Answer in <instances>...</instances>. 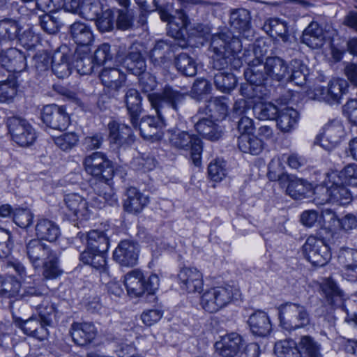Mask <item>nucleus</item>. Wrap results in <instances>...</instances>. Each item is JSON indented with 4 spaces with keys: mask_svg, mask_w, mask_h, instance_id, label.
I'll use <instances>...</instances> for the list:
<instances>
[{
    "mask_svg": "<svg viewBox=\"0 0 357 357\" xmlns=\"http://www.w3.org/2000/svg\"><path fill=\"white\" fill-rule=\"evenodd\" d=\"M149 100L158 116L143 117L139 126L142 136L144 139L152 138L165 125L164 115L180 116L183 111L186 96L170 87H165L160 93L148 95Z\"/></svg>",
    "mask_w": 357,
    "mask_h": 357,
    "instance_id": "1",
    "label": "nucleus"
},
{
    "mask_svg": "<svg viewBox=\"0 0 357 357\" xmlns=\"http://www.w3.org/2000/svg\"><path fill=\"white\" fill-rule=\"evenodd\" d=\"M211 64L213 68L221 70L225 68L230 56L239 57L242 44L239 38L234 37L230 32H221L211 37Z\"/></svg>",
    "mask_w": 357,
    "mask_h": 357,
    "instance_id": "2",
    "label": "nucleus"
},
{
    "mask_svg": "<svg viewBox=\"0 0 357 357\" xmlns=\"http://www.w3.org/2000/svg\"><path fill=\"white\" fill-rule=\"evenodd\" d=\"M239 296V289L234 286H217L204 291L200 298V305L205 311L214 313Z\"/></svg>",
    "mask_w": 357,
    "mask_h": 357,
    "instance_id": "3",
    "label": "nucleus"
},
{
    "mask_svg": "<svg viewBox=\"0 0 357 357\" xmlns=\"http://www.w3.org/2000/svg\"><path fill=\"white\" fill-rule=\"evenodd\" d=\"M280 326L289 332L310 325V316L306 307L296 303L287 302L278 307Z\"/></svg>",
    "mask_w": 357,
    "mask_h": 357,
    "instance_id": "4",
    "label": "nucleus"
},
{
    "mask_svg": "<svg viewBox=\"0 0 357 357\" xmlns=\"http://www.w3.org/2000/svg\"><path fill=\"white\" fill-rule=\"evenodd\" d=\"M169 145L177 150L191 151V158L195 166L201 165L202 146L201 139L195 135L178 128L168 130Z\"/></svg>",
    "mask_w": 357,
    "mask_h": 357,
    "instance_id": "5",
    "label": "nucleus"
},
{
    "mask_svg": "<svg viewBox=\"0 0 357 357\" xmlns=\"http://www.w3.org/2000/svg\"><path fill=\"white\" fill-rule=\"evenodd\" d=\"M6 124L12 139L20 146H29L35 142L36 132L26 119L11 116L8 118Z\"/></svg>",
    "mask_w": 357,
    "mask_h": 357,
    "instance_id": "6",
    "label": "nucleus"
},
{
    "mask_svg": "<svg viewBox=\"0 0 357 357\" xmlns=\"http://www.w3.org/2000/svg\"><path fill=\"white\" fill-rule=\"evenodd\" d=\"M84 169L89 174L108 180L113 176H117L118 170H113L112 162L102 152H93L86 155L83 161Z\"/></svg>",
    "mask_w": 357,
    "mask_h": 357,
    "instance_id": "7",
    "label": "nucleus"
},
{
    "mask_svg": "<svg viewBox=\"0 0 357 357\" xmlns=\"http://www.w3.org/2000/svg\"><path fill=\"white\" fill-rule=\"evenodd\" d=\"M307 260L314 266H323L330 260L331 255L324 241L309 236L303 246Z\"/></svg>",
    "mask_w": 357,
    "mask_h": 357,
    "instance_id": "8",
    "label": "nucleus"
},
{
    "mask_svg": "<svg viewBox=\"0 0 357 357\" xmlns=\"http://www.w3.org/2000/svg\"><path fill=\"white\" fill-rule=\"evenodd\" d=\"M26 294L29 296V302L37 310L41 321L47 326L52 324V315L55 312L56 307L51 302L50 298L38 292L35 288L29 287Z\"/></svg>",
    "mask_w": 357,
    "mask_h": 357,
    "instance_id": "9",
    "label": "nucleus"
},
{
    "mask_svg": "<svg viewBox=\"0 0 357 357\" xmlns=\"http://www.w3.org/2000/svg\"><path fill=\"white\" fill-rule=\"evenodd\" d=\"M348 83L345 79L335 78L328 82L326 88H316L314 95L317 99L333 105L340 102L342 96L346 93Z\"/></svg>",
    "mask_w": 357,
    "mask_h": 357,
    "instance_id": "10",
    "label": "nucleus"
},
{
    "mask_svg": "<svg viewBox=\"0 0 357 357\" xmlns=\"http://www.w3.org/2000/svg\"><path fill=\"white\" fill-rule=\"evenodd\" d=\"M42 120L47 126L56 130H64L70 123L65 108L54 104L43 107Z\"/></svg>",
    "mask_w": 357,
    "mask_h": 357,
    "instance_id": "11",
    "label": "nucleus"
},
{
    "mask_svg": "<svg viewBox=\"0 0 357 357\" xmlns=\"http://www.w3.org/2000/svg\"><path fill=\"white\" fill-rule=\"evenodd\" d=\"M139 247L131 241H121L114 251L113 258L122 266L132 267L137 264Z\"/></svg>",
    "mask_w": 357,
    "mask_h": 357,
    "instance_id": "12",
    "label": "nucleus"
},
{
    "mask_svg": "<svg viewBox=\"0 0 357 357\" xmlns=\"http://www.w3.org/2000/svg\"><path fill=\"white\" fill-rule=\"evenodd\" d=\"M326 183L331 187V202L344 205L351 200V192L344 185L339 174L331 172L326 174Z\"/></svg>",
    "mask_w": 357,
    "mask_h": 357,
    "instance_id": "13",
    "label": "nucleus"
},
{
    "mask_svg": "<svg viewBox=\"0 0 357 357\" xmlns=\"http://www.w3.org/2000/svg\"><path fill=\"white\" fill-rule=\"evenodd\" d=\"M0 61L9 72L20 73L26 67L25 55L16 48L0 46Z\"/></svg>",
    "mask_w": 357,
    "mask_h": 357,
    "instance_id": "14",
    "label": "nucleus"
},
{
    "mask_svg": "<svg viewBox=\"0 0 357 357\" xmlns=\"http://www.w3.org/2000/svg\"><path fill=\"white\" fill-rule=\"evenodd\" d=\"M178 278L181 288L188 293L200 292L203 289V275L196 268H182L178 274Z\"/></svg>",
    "mask_w": 357,
    "mask_h": 357,
    "instance_id": "15",
    "label": "nucleus"
},
{
    "mask_svg": "<svg viewBox=\"0 0 357 357\" xmlns=\"http://www.w3.org/2000/svg\"><path fill=\"white\" fill-rule=\"evenodd\" d=\"M108 129L110 143L116 147L131 145L135 140L132 128L126 124L111 121Z\"/></svg>",
    "mask_w": 357,
    "mask_h": 357,
    "instance_id": "16",
    "label": "nucleus"
},
{
    "mask_svg": "<svg viewBox=\"0 0 357 357\" xmlns=\"http://www.w3.org/2000/svg\"><path fill=\"white\" fill-rule=\"evenodd\" d=\"M243 346L242 337L236 333L222 337L215 344L216 352L222 357H237Z\"/></svg>",
    "mask_w": 357,
    "mask_h": 357,
    "instance_id": "17",
    "label": "nucleus"
},
{
    "mask_svg": "<svg viewBox=\"0 0 357 357\" xmlns=\"http://www.w3.org/2000/svg\"><path fill=\"white\" fill-rule=\"evenodd\" d=\"M142 46L139 43H133L129 48L127 54L122 59L123 66L131 73L139 75L146 70V62L142 55Z\"/></svg>",
    "mask_w": 357,
    "mask_h": 357,
    "instance_id": "18",
    "label": "nucleus"
},
{
    "mask_svg": "<svg viewBox=\"0 0 357 357\" xmlns=\"http://www.w3.org/2000/svg\"><path fill=\"white\" fill-rule=\"evenodd\" d=\"M251 14L243 8L231 9L229 13V25L231 29L244 38H248L251 32Z\"/></svg>",
    "mask_w": 357,
    "mask_h": 357,
    "instance_id": "19",
    "label": "nucleus"
},
{
    "mask_svg": "<svg viewBox=\"0 0 357 357\" xmlns=\"http://www.w3.org/2000/svg\"><path fill=\"white\" fill-rule=\"evenodd\" d=\"M342 133V124L337 121H332L325 126L323 133L317 138V141L324 149L330 151L340 143Z\"/></svg>",
    "mask_w": 357,
    "mask_h": 357,
    "instance_id": "20",
    "label": "nucleus"
},
{
    "mask_svg": "<svg viewBox=\"0 0 357 357\" xmlns=\"http://www.w3.org/2000/svg\"><path fill=\"white\" fill-rule=\"evenodd\" d=\"M64 202L69 215H73L77 219H86L91 213L90 207L91 206L83 197L77 193L66 195Z\"/></svg>",
    "mask_w": 357,
    "mask_h": 357,
    "instance_id": "21",
    "label": "nucleus"
},
{
    "mask_svg": "<svg viewBox=\"0 0 357 357\" xmlns=\"http://www.w3.org/2000/svg\"><path fill=\"white\" fill-rule=\"evenodd\" d=\"M74 342L78 345H86L91 342L96 335V328L90 322H74L70 331Z\"/></svg>",
    "mask_w": 357,
    "mask_h": 357,
    "instance_id": "22",
    "label": "nucleus"
},
{
    "mask_svg": "<svg viewBox=\"0 0 357 357\" xmlns=\"http://www.w3.org/2000/svg\"><path fill=\"white\" fill-rule=\"evenodd\" d=\"M21 24L12 19H4L0 20V46L8 47L13 45L22 32Z\"/></svg>",
    "mask_w": 357,
    "mask_h": 357,
    "instance_id": "23",
    "label": "nucleus"
},
{
    "mask_svg": "<svg viewBox=\"0 0 357 357\" xmlns=\"http://www.w3.org/2000/svg\"><path fill=\"white\" fill-rule=\"evenodd\" d=\"M268 78L277 82L285 81L289 75V66L282 59L268 57L263 67Z\"/></svg>",
    "mask_w": 357,
    "mask_h": 357,
    "instance_id": "24",
    "label": "nucleus"
},
{
    "mask_svg": "<svg viewBox=\"0 0 357 357\" xmlns=\"http://www.w3.org/2000/svg\"><path fill=\"white\" fill-rule=\"evenodd\" d=\"M53 251L39 239H31L26 245V253L31 263L34 266H39Z\"/></svg>",
    "mask_w": 357,
    "mask_h": 357,
    "instance_id": "25",
    "label": "nucleus"
},
{
    "mask_svg": "<svg viewBox=\"0 0 357 357\" xmlns=\"http://www.w3.org/2000/svg\"><path fill=\"white\" fill-rule=\"evenodd\" d=\"M228 104L225 97L211 98L204 107L199 109V113H204L216 121L223 120L228 114Z\"/></svg>",
    "mask_w": 357,
    "mask_h": 357,
    "instance_id": "26",
    "label": "nucleus"
},
{
    "mask_svg": "<svg viewBox=\"0 0 357 357\" xmlns=\"http://www.w3.org/2000/svg\"><path fill=\"white\" fill-rule=\"evenodd\" d=\"M126 197L123 206L124 210L130 213H139L149 203L148 197L133 187L127 190Z\"/></svg>",
    "mask_w": 357,
    "mask_h": 357,
    "instance_id": "27",
    "label": "nucleus"
},
{
    "mask_svg": "<svg viewBox=\"0 0 357 357\" xmlns=\"http://www.w3.org/2000/svg\"><path fill=\"white\" fill-rule=\"evenodd\" d=\"M124 101L130 116V122L135 128H137L139 116L142 113V98L137 90L128 89L125 94Z\"/></svg>",
    "mask_w": 357,
    "mask_h": 357,
    "instance_id": "28",
    "label": "nucleus"
},
{
    "mask_svg": "<svg viewBox=\"0 0 357 357\" xmlns=\"http://www.w3.org/2000/svg\"><path fill=\"white\" fill-rule=\"evenodd\" d=\"M252 333L259 337L268 335L272 331V325L268 314L263 311L252 313L248 321Z\"/></svg>",
    "mask_w": 357,
    "mask_h": 357,
    "instance_id": "29",
    "label": "nucleus"
},
{
    "mask_svg": "<svg viewBox=\"0 0 357 357\" xmlns=\"http://www.w3.org/2000/svg\"><path fill=\"white\" fill-rule=\"evenodd\" d=\"M35 232L38 239L50 242L55 241L61 234L59 225L47 218H41L37 221Z\"/></svg>",
    "mask_w": 357,
    "mask_h": 357,
    "instance_id": "30",
    "label": "nucleus"
},
{
    "mask_svg": "<svg viewBox=\"0 0 357 357\" xmlns=\"http://www.w3.org/2000/svg\"><path fill=\"white\" fill-rule=\"evenodd\" d=\"M124 285L129 296H141L145 292V279L142 272L135 269L125 275Z\"/></svg>",
    "mask_w": 357,
    "mask_h": 357,
    "instance_id": "31",
    "label": "nucleus"
},
{
    "mask_svg": "<svg viewBox=\"0 0 357 357\" xmlns=\"http://www.w3.org/2000/svg\"><path fill=\"white\" fill-rule=\"evenodd\" d=\"M94 190L98 197L92 198L91 207L102 208L103 206L104 202L100 198L104 199L105 202H107L111 206L117 203V196L112 187L107 183L100 181L96 185Z\"/></svg>",
    "mask_w": 357,
    "mask_h": 357,
    "instance_id": "32",
    "label": "nucleus"
},
{
    "mask_svg": "<svg viewBox=\"0 0 357 357\" xmlns=\"http://www.w3.org/2000/svg\"><path fill=\"white\" fill-rule=\"evenodd\" d=\"M70 33L73 41L80 46H88L93 40L91 26L84 22H74L70 27Z\"/></svg>",
    "mask_w": 357,
    "mask_h": 357,
    "instance_id": "33",
    "label": "nucleus"
},
{
    "mask_svg": "<svg viewBox=\"0 0 357 357\" xmlns=\"http://www.w3.org/2000/svg\"><path fill=\"white\" fill-rule=\"evenodd\" d=\"M302 42L312 49L321 47L324 43L323 29L317 23H310L303 33Z\"/></svg>",
    "mask_w": 357,
    "mask_h": 357,
    "instance_id": "34",
    "label": "nucleus"
},
{
    "mask_svg": "<svg viewBox=\"0 0 357 357\" xmlns=\"http://www.w3.org/2000/svg\"><path fill=\"white\" fill-rule=\"evenodd\" d=\"M20 327L25 334L41 340L45 339L47 336V326L40 319H38L32 317L26 320H22L20 323Z\"/></svg>",
    "mask_w": 357,
    "mask_h": 357,
    "instance_id": "35",
    "label": "nucleus"
},
{
    "mask_svg": "<svg viewBox=\"0 0 357 357\" xmlns=\"http://www.w3.org/2000/svg\"><path fill=\"white\" fill-rule=\"evenodd\" d=\"M248 63L249 68H248L244 72L246 80L248 82L255 84L256 86H259L260 89H262L261 85L264 84L268 77L263 68L264 66L260 65L261 60L259 58H256V59L248 61Z\"/></svg>",
    "mask_w": 357,
    "mask_h": 357,
    "instance_id": "36",
    "label": "nucleus"
},
{
    "mask_svg": "<svg viewBox=\"0 0 357 357\" xmlns=\"http://www.w3.org/2000/svg\"><path fill=\"white\" fill-rule=\"evenodd\" d=\"M299 119L298 112L292 107H285L279 111L277 126L283 132H289L296 127Z\"/></svg>",
    "mask_w": 357,
    "mask_h": 357,
    "instance_id": "37",
    "label": "nucleus"
},
{
    "mask_svg": "<svg viewBox=\"0 0 357 357\" xmlns=\"http://www.w3.org/2000/svg\"><path fill=\"white\" fill-rule=\"evenodd\" d=\"M86 250L106 252L109 248V239L103 231L91 230L86 236Z\"/></svg>",
    "mask_w": 357,
    "mask_h": 357,
    "instance_id": "38",
    "label": "nucleus"
},
{
    "mask_svg": "<svg viewBox=\"0 0 357 357\" xmlns=\"http://www.w3.org/2000/svg\"><path fill=\"white\" fill-rule=\"evenodd\" d=\"M298 347L302 357H323L321 344L310 335L301 336Z\"/></svg>",
    "mask_w": 357,
    "mask_h": 357,
    "instance_id": "39",
    "label": "nucleus"
},
{
    "mask_svg": "<svg viewBox=\"0 0 357 357\" xmlns=\"http://www.w3.org/2000/svg\"><path fill=\"white\" fill-rule=\"evenodd\" d=\"M287 194L294 199H302L309 196L312 192V185L306 181L296 178L292 179L287 185Z\"/></svg>",
    "mask_w": 357,
    "mask_h": 357,
    "instance_id": "40",
    "label": "nucleus"
},
{
    "mask_svg": "<svg viewBox=\"0 0 357 357\" xmlns=\"http://www.w3.org/2000/svg\"><path fill=\"white\" fill-rule=\"evenodd\" d=\"M238 146L241 151L252 155L259 154L264 147L262 141L250 135H241L238 139Z\"/></svg>",
    "mask_w": 357,
    "mask_h": 357,
    "instance_id": "41",
    "label": "nucleus"
},
{
    "mask_svg": "<svg viewBox=\"0 0 357 357\" xmlns=\"http://www.w3.org/2000/svg\"><path fill=\"white\" fill-rule=\"evenodd\" d=\"M268 177L271 181H278L280 185H285L296 179L293 175H289L283 172V167L280 159H273L268 164Z\"/></svg>",
    "mask_w": 357,
    "mask_h": 357,
    "instance_id": "42",
    "label": "nucleus"
},
{
    "mask_svg": "<svg viewBox=\"0 0 357 357\" xmlns=\"http://www.w3.org/2000/svg\"><path fill=\"white\" fill-rule=\"evenodd\" d=\"M100 78L105 86L114 90H118L125 82V75L114 68L103 69Z\"/></svg>",
    "mask_w": 357,
    "mask_h": 357,
    "instance_id": "43",
    "label": "nucleus"
},
{
    "mask_svg": "<svg viewBox=\"0 0 357 357\" xmlns=\"http://www.w3.org/2000/svg\"><path fill=\"white\" fill-rule=\"evenodd\" d=\"M264 30L273 38H280L282 42L289 41L287 24L277 19H270L265 22L263 26Z\"/></svg>",
    "mask_w": 357,
    "mask_h": 357,
    "instance_id": "44",
    "label": "nucleus"
},
{
    "mask_svg": "<svg viewBox=\"0 0 357 357\" xmlns=\"http://www.w3.org/2000/svg\"><path fill=\"white\" fill-rule=\"evenodd\" d=\"M21 287L20 282L14 277L9 276L5 278L2 288L0 291V297L7 298H15L16 300L29 296L25 291L24 294H20Z\"/></svg>",
    "mask_w": 357,
    "mask_h": 357,
    "instance_id": "45",
    "label": "nucleus"
},
{
    "mask_svg": "<svg viewBox=\"0 0 357 357\" xmlns=\"http://www.w3.org/2000/svg\"><path fill=\"white\" fill-rule=\"evenodd\" d=\"M290 66L291 75L289 73L285 81L294 82L296 85L301 86L305 85L308 75V68L307 66L297 59L292 60Z\"/></svg>",
    "mask_w": 357,
    "mask_h": 357,
    "instance_id": "46",
    "label": "nucleus"
},
{
    "mask_svg": "<svg viewBox=\"0 0 357 357\" xmlns=\"http://www.w3.org/2000/svg\"><path fill=\"white\" fill-rule=\"evenodd\" d=\"M71 65L81 75H90L95 67L93 59L87 52L81 53L76 50Z\"/></svg>",
    "mask_w": 357,
    "mask_h": 357,
    "instance_id": "47",
    "label": "nucleus"
},
{
    "mask_svg": "<svg viewBox=\"0 0 357 357\" xmlns=\"http://www.w3.org/2000/svg\"><path fill=\"white\" fill-rule=\"evenodd\" d=\"M321 289L326 296L327 301L332 305H339L342 304L343 294L339 289L335 282L331 278L325 279L321 284Z\"/></svg>",
    "mask_w": 357,
    "mask_h": 357,
    "instance_id": "48",
    "label": "nucleus"
},
{
    "mask_svg": "<svg viewBox=\"0 0 357 357\" xmlns=\"http://www.w3.org/2000/svg\"><path fill=\"white\" fill-rule=\"evenodd\" d=\"M274 351L278 357H302L298 344L293 340H284L276 342Z\"/></svg>",
    "mask_w": 357,
    "mask_h": 357,
    "instance_id": "49",
    "label": "nucleus"
},
{
    "mask_svg": "<svg viewBox=\"0 0 357 357\" xmlns=\"http://www.w3.org/2000/svg\"><path fill=\"white\" fill-rule=\"evenodd\" d=\"M175 66L178 71L185 76L192 77L197 73L195 60L185 53H181L176 57Z\"/></svg>",
    "mask_w": 357,
    "mask_h": 357,
    "instance_id": "50",
    "label": "nucleus"
},
{
    "mask_svg": "<svg viewBox=\"0 0 357 357\" xmlns=\"http://www.w3.org/2000/svg\"><path fill=\"white\" fill-rule=\"evenodd\" d=\"M237 83L234 75L231 73L218 72L214 75V84L216 89L223 93L233 90Z\"/></svg>",
    "mask_w": 357,
    "mask_h": 357,
    "instance_id": "51",
    "label": "nucleus"
},
{
    "mask_svg": "<svg viewBox=\"0 0 357 357\" xmlns=\"http://www.w3.org/2000/svg\"><path fill=\"white\" fill-rule=\"evenodd\" d=\"M106 252H92L84 250L80 254V260L86 264H90L93 268L105 271L106 265Z\"/></svg>",
    "mask_w": 357,
    "mask_h": 357,
    "instance_id": "52",
    "label": "nucleus"
},
{
    "mask_svg": "<svg viewBox=\"0 0 357 357\" xmlns=\"http://www.w3.org/2000/svg\"><path fill=\"white\" fill-rule=\"evenodd\" d=\"M17 80L12 75L0 82V102H9L17 94Z\"/></svg>",
    "mask_w": 357,
    "mask_h": 357,
    "instance_id": "53",
    "label": "nucleus"
},
{
    "mask_svg": "<svg viewBox=\"0 0 357 357\" xmlns=\"http://www.w3.org/2000/svg\"><path fill=\"white\" fill-rule=\"evenodd\" d=\"M101 11V4L99 0H83L79 15L83 18L93 20Z\"/></svg>",
    "mask_w": 357,
    "mask_h": 357,
    "instance_id": "54",
    "label": "nucleus"
},
{
    "mask_svg": "<svg viewBox=\"0 0 357 357\" xmlns=\"http://www.w3.org/2000/svg\"><path fill=\"white\" fill-rule=\"evenodd\" d=\"M254 112L260 120H273L276 118L280 110L271 102H261L255 104Z\"/></svg>",
    "mask_w": 357,
    "mask_h": 357,
    "instance_id": "55",
    "label": "nucleus"
},
{
    "mask_svg": "<svg viewBox=\"0 0 357 357\" xmlns=\"http://www.w3.org/2000/svg\"><path fill=\"white\" fill-rule=\"evenodd\" d=\"M209 177L214 181H221L227 174L226 162L222 159H215L208 167Z\"/></svg>",
    "mask_w": 357,
    "mask_h": 357,
    "instance_id": "56",
    "label": "nucleus"
},
{
    "mask_svg": "<svg viewBox=\"0 0 357 357\" xmlns=\"http://www.w3.org/2000/svg\"><path fill=\"white\" fill-rule=\"evenodd\" d=\"M181 8L176 9V15L181 22L177 25L178 30L186 29L189 24L188 16L185 14V9H188L191 5L204 3L202 0H177Z\"/></svg>",
    "mask_w": 357,
    "mask_h": 357,
    "instance_id": "57",
    "label": "nucleus"
},
{
    "mask_svg": "<svg viewBox=\"0 0 357 357\" xmlns=\"http://www.w3.org/2000/svg\"><path fill=\"white\" fill-rule=\"evenodd\" d=\"M338 264L341 267L357 268V250L341 248L337 257Z\"/></svg>",
    "mask_w": 357,
    "mask_h": 357,
    "instance_id": "58",
    "label": "nucleus"
},
{
    "mask_svg": "<svg viewBox=\"0 0 357 357\" xmlns=\"http://www.w3.org/2000/svg\"><path fill=\"white\" fill-rule=\"evenodd\" d=\"M55 144L63 151H68L76 146L79 141L77 135L74 132L63 133L54 139Z\"/></svg>",
    "mask_w": 357,
    "mask_h": 357,
    "instance_id": "59",
    "label": "nucleus"
},
{
    "mask_svg": "<svg viewBox=\"0 0 357 357\" xmlns=\"http://www.w3.org/2000/svg\"><path fill=\"white\" fill-rule=\"evenodd\" d=\"M96 26L101 32H107L112 30L114 25V14L112 10L107 9L98 16Z\"/></svg>",
    "mask_w": 357,
    "mask_h": 357,
    "instance_id": "60",
    "label": "nucleus"
},
{
    "mask_svg": "<svg viewBox=\"0 0 357 357\" xmlns=\"http://www.w3.org/2000/svg\"><path fill=\"white\" fill-rule=\"evenodd\" d=\"M42 262L44 264L43 275L45 278L52 279L60 275L61 271L58 267V259L54 252Z\"/></svg>",
    "mask_w": 357,
    "mask_h": 357,
    "instance_id": "61",
    "label": "nucleus"
},
{
    "mask_svg": "<svg viewBox=\"0 0 357 357\" xmlns=\"http://www.w3.org/2000/svg\"><path fill=\"white\" fill-rule=\"evenodd\" d=\"M17 40L21 45L27 50L33 49L40 43L39 36L30 27L24 29L22 33L20 32Z\"/></svg>",
    "mask_w": 357,
    "mask_h": 357,
    "instance_id": "62",
    "label": "nucleus"
},
{
    "mask_svg": "<svg viewBox=\"0 0 357 357\" xmlns=\"http://www.w3.org/2000/svg\"><path fill=\"white\" fill-rule=\"evenodd\" d=\"M33 215L28 208H17L13 211L14 222L22 228H26L32 224Z\"/></svg>",
    "mask_w": 357,
    "mask_h": 357,
    "instance_id": "63",
    "label": "nucleus"
},
{
    "mask_svg": "<svg viewBox=\"0 0 357 357\" xmlns=\"http://www.w3.org/2000/svg\"><path fill=\"white\" fill-rule=\"evenodd\" d=\"M211 89L209 81L204 78H198L192 85L191 93L193 98L201 100L204 96L210 93Z\"/></svg>",
    "mask_w": 357,
    "mask_h": 357,
    "instance_id": "64",
    "label": "nucleus"
}]
</instances>
